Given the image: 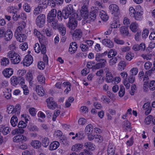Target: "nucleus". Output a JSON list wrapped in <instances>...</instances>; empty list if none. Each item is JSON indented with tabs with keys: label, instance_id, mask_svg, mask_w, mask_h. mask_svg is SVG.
<instances>
[{
	"label": "nucleus",
	"instance_id": "f257e3e1",
	"mask_svg": "<svg viewBox=\"0 0 155 155\" xmlns=\"http://www.w3.org/2000/svg\"><path fill=\"white\" fill-rule=\"evenodd\" d=\"M74 10L72 6L71 5H68L64 8L61 12L60 10H58L57 12V17L59 19L61 20L64 18L67 19L69 15L72 13Z\"/></svg>",
	"mask_w": 155,
	"mask_h": 155
},
{
	"label": "nucleus",
	"instance_id": "f03ea898",
	"mask_svg": "<svg viewBox=\"0 0 155 155\" xmlns=\"http://www.w3.org/2000/svg\"><path fill=\"white\" fill-rule=\"evenodd\" d=\"M7 56L10 59L11 62L13 64H18L21 61V58L19 55L14 51H9Z\"/></svg>",
	"mask_w": 155,
	"mask_h": 155
},
{
	"label": "nucleus",
	"instance_id": "7ed1b4c3",
	"mask_svg": "<svg viewBox=\"0 0 155 155\" xmlns=\"http://www.w3.org/2000/svg\"><path fill=\"white\" fill-rule=\"evenodd\" d=\"M75 12L74 10L69 18V21L67 25V26L71 30H74L77 25V21L75 17Z\"/></svg>",
	"mask_w": 155,
	"mask_h": 155
},
{
	"label": "nucleus",
	"instance_id": "20e7f679",
	"mask_svg": "<svg viewBox=\"0 0 155 155\" xmlns=\"http://www.w3.org/2000/svg\"><path fill=\"white\" fill-rule=\"evenodd\" d=\"M45 16L43 14L38 15L36 19L35 22L36 25L39 27H42L44 26L45 22Z\"/></svg>",
	"mask_w": 155,
	"mask_h": 155
},
{
	"label": "nucleus",
	"instance_id": "39448f33",
	"mask_svg": "<svg viewBox=\"0 0 155 155\" xmlns=\"http://www.w3.org/2000/svg\"><path fill=\"white\" fill-rule=\"evenodd\" d=\"M99 11L100 9L99 8L96 7L94 10L90 12L88 18L90 21L88 23H90L91 22H93L96 19L97 16L99 15Z\"/></svg>",
	"mask_w": 155,
	"mask_h": 155
},
{
	"label": "nucleus",
	"instance_id": "423d86ee",
	"mask_svg": "<svg viewBox=\"0 0 155 155\" xmlns=\"http://www.w3.org/2000/svg\"><path fill=\"white\" fill-rule=\"evenodd\" d=\"M46 102L48 107L50 109L54 110L57 107V104L53 100L52 97H50L46 99Z\"/></svg>",
	"mask_w": 155,
	"mask_h": 155
},
{
	"label": "nucleus",
	"instance_id": "0eeeda50",
	"mask_svg": "<svg viewBox=\"0 0 155 155\" xmlns=\"http://www.w3.org/2000/svg\"><path fill=\"white\" fill-rule=\"evenodd\" d=\"M80 15L81 17L84 19H87L88 17L89 12L87 10V8L81 7V9L80 12L77 13V15L78 16Z\"/></svg>",
	"mask_w": 155,
	"mask_h": 155
},
{
	"label": "nucleus",
	"instance_id": "6e6552de",
	"mask_svg": "<svg viewBox=\"0 0 155 155\" xmlns=\"http://www.w3.org/2000/svg\"><path fill=\"white\" fill-rule=\"evenodd\" d=\"M32 57L30 55H26L23 61L22 62L24 66H28L33 62Z\"/></svg>",
	"mask_w": 155,
	"mask_h": 155
},
{
	"label": "nucleus",
	"instance_id": "1a4fd4ad",
	"mask_svg": "<svg viewBox=\"0 0 155 155\" xmlns=\"http://www.w3.org/2000/svg\"><path fill=\"white\" fill-rule=\"evenodd\" d=\"M23 79V77L21 76L16 77L13 76L11 78V83L14 86H15L20 83L21 80Z\"/></svg>",
	"mask_w": 155,
	"mask_h": 155
},
{
	"label": "nucleus",
	"instance_id": "9d476101",
	"mask_svg": "<svg viewBox=\"0 0 155 155\" xmlns=\"http://www.w3.org/2000/svg\"><path fill=\"white\" fill-rule=\"evenodd\" d=\"M98 63H97L95 65H94V69L101 68L105 67L107 64V61L104 59L98 61Z\"/></svg>",
	"mask_w": 155,
	"mask_h": 155
},
{
	"label": "nucleus",
	"instance_id": "9b49d317",
	"mask_svg": "<svg viewBox=\"0 0 155 155\" xmlns=\"http://www.w3.org/2000/svg\"><path fill=\"white\" fill-rule=\"evenodd\" d=\"M49 25L54 29H56L58 26V21L56 18L47 19Z\"/></svg>",
	"mask_w": 155,
	"mask_h": 155
},
{
	"label": "nucleus",
	"instance_id": "f8f14e48",
	"mask_svg": "<svg viewBox=\"0 0 155 155\" xmlns=\"http://www.w3.org/2000/svg\"><path fill=\"white\" fill-rule=\"evenodd\" d=\"M145 45L144 43H142L139 45L135 44L133 45V49L135 51H138L140 50L144 51L145 49Z\"/></svg>",
	"mask_w": 155,
	"mask_h": 155
},
{
	"label": "nucleus",
	"instance_id": "ddd939ff",
	"mask_svg": "<svg viewBox=\"0 0 155 155\" xmlns=\"http://www.w3.org/2000/svg\"><path fill=\"white\" fill-rule=\"evenodd\" d=\"M78 48V45L75 42H73L70 44L69 48V51L72 54L75 52Z\"/></svg>",
	"mask_w": 155,
	"mask_h": 155
},
{
	"label": "nucleus",
	"instance_id": "4468645a",
	"mask_svg": "<svg viewBox=\"0 0 155 155\" xmlns=\"http://www.w3.org/2000/svg\"><path fill=\"white\" fill-rule=\"evenodd\" d=\"M13 73V69L10 68L5 69L2 72L4 76L6 78H9L12 75Z\"/></svg>",
	"mask_w": 155,
	"mask_h": 155
},
{
	"label": "nucleus",
	"instance_id": "2eb2a0df",
	"mask_svg": "<svg viewBox=\"0 0 155 155\" xmlns=\"http://www.w3.org/2000/svg\"><path fill=\"white\" fill-rule=\"evenodd\" d=\"M26 137L23 135H19L15 136L13 138V140L15 142L19 143L23 141H25Z\"/></svg>",
	"mask_w": 155,
	"mask_h": 155
},
{
	"label": "nucleus",
	"instance_id": "dca6fc26",
	"mask_svg": "<svg viewBox=\"0 0 155 155\" xmlns=\"http://www.w3.org/2000/svg\"><path fill=\"white\" fill-rule=\"evenodd\" d=\"M82 32L80 29H76L72 34L73 39H79L82 37Z\"/></svg>",
	"mask_w": 155,
	"mask_h": 155
},
{
	"label": "nucleus",
	"instance_id": "f3484780",
	"mask_svg": "<svg viewBox=\"0 0 155 155\" xmlns=\"http://www.w3.org/2000/svg\"><path fill=\"white\" fill-rule=\"evenodd\" d=\"M142 108L144 110H147L145 112V114L146 115H148L150 112L152 110V107L150 106V102H147L144 104Z\"/></svg>",
	"mask_w": 155,
	"mask_h": 155
},
{
	"label": "nucleus",
	"instance_id": "a211bd4d",
	"mask_svg": "<svg viewBox=\"0 0 155 155\" xmlns=\"http://www.w3.org/2000/svg\"><path fill=\"white\" fill-rule=\"evenodd\" d=\"M115 148L112 145V143H110L108 146L107 152L108 155H118L116 154H115Z\"/></svg>",
	"mask_w": 155,
	"mask_h": 155
},
{
	"label": "nucleus",
	"instance_id": "6ab92c4d",
	"mask_svg": "<svg viewBox=\"0 0 155 155\" xmlns=\"http://www.w3.org/2000/svg\"><path fill=\"white\" fill-rule=\"evenodd\" d=\"M102 43L104 45L109 48H112L114 46V43L108 39H104L102 40Z\"/></svg>",
	"mask_w": 155,
	"mask_h": 155
},
{
	"label": "nucleus",
	"instance_id": "aec40b11",
	"mask_svg": "<svg viewBox=\"0 0 155 155\" xmlns=\"http://www.w3.org/2000/svg\"><path fill=\"white\" fill-rule=\"evenodd\" d=\"M12 36L13 34L12 31L10 30H8L4 34L3 37L5 41H8L11 40Z\"/></svg>",
	"mask_w": 155,
	"mask_h": 155
},
{
	"label": "nucleus",
	"instance_id": "412c9836",
	"mask_svg": "<svg viewBox=\"0 0 155 155\" xmlns=\"http://www.w3.org/2000/svg\"><path fill=\"white\" fill-rule=\"evenodd\" d=\"M36 91L37 94L40 96H42L45 94V91L41 85L36 86Z\"/></svg>",
	"mask_w": 155,
	"mask_h": 155
},
{
	"label": "nucleus",
	"instance_id": "4be33fe9",
	"mask_svg": "<svg viewBox=\"0 0 155 155\" xmlns=\"http://www.w3.org/2000/svg\"><path fill=\"white\" fill-rule=\"evenodd\" d=\"M59 143L57 141H54L52 142L49 146V149L50 150H56L59 147Z\"/></svg>",
	"mask_w": 155,
	"mask_h": 155
},
{
	"label": "nucleus",
	"instance_id": "5701e85b",
	"mask_svg": "<svg viewBox=\"0 0 155 155\" xmlns=\"http://www.w3.org/2000/svg\"><path fill=\"white\" fill-rule=\"evenodd\" d=\"M57 14L56 10L55 9H52L48 14L47 19L56 18Z\"/></svg>",
	"mask_w": 155,
	"mask_h": 155
},
{
	"label": "nucleus",
	"instance_id": "b1692460",
	"mask_svg": "<svg viewBox=\"0 0 155 155\" xmlns=\"http://www.w3.org/2000/svg\"><path fill=\"white\" fill-rule=\"evenodd\" d=\"M60 33L62 35L64 36L66 33V28L62 24H59L57 28Z\"/></svg>",
	"mask_w": 155,
	"mask_h": 155
},
{
	"label": "nucleus",
	"instance_id": "393cba45",
	"mask_svg": "<svg viewBox=\"0 0 155 155\" xmlns=\"http://www.w3.org/2000/svg\"><path fill=\"white\" fill-rule=\"evenodd\" d=\"M109 10L113 13H117L119 12L118 7L115 4H112L110 5L109 7Z\"/></svg>",
	"mask_w": 155,
	"mask_h": 155
},
{
	"label": "nucleus",
	"instance_id": "a878e982",
	"mask_svg": "<svg viewBox=\"0 0 155 155\" xmlns=\"http://www.w3.org/2000/svg\"><path fill=\"white\" fill-rule=\"evenodd\" d=\"M46 0H40L38 2V6L40 8V10H42L48 7L46 2Z\"/></svg>",
	"mask_w": 155,
	"mask_h": 155
},
{
	"label": "nucleus",
	"instance_id": "bb28decb",
	"mask_svg": "<svg viewBox=\"0 0 155 155\" xmlns=\"http://www.w3.org/2000/svg\"><path fill=\"white\" fill-rule=\"evenodd\" d=\"M83 148V145L81 143H77L73 146L71 148V150L74 151H80Z\"/></svg>",
	"mask_w": 155,
	"mask_h": 155
},
{
	"label": "nucleus",
	"instance_id": "cd10ccee",
	"mask_svg": "<svg viewBox=\"0 0 155 155\" xmlns=\"http://www.w3.org/2000/svg\"><path fill=\"white\" fill-rule=\"evenodd\" d=\"M143 12L142 11H137L133 17L136 20L141 21L143 18Z\"/></svg>",
	"mask_w": 155,
	"mask_h": 155
},
{
	"label": "nucleus",
	"instance_id": "c85d7f7f",
	"mask_svg": "<svg viewBox=\"0 0 155 155\" xmlns=\"http://www.w3.org/2000/svg\"><path fill=\"white\" fill-rule=\"evenodd\" d=\"M84 146L85 148L88 149V151H89L94 150L95 148L94 144L90 142H87L85 143Z\"/></svg>",
	"mask_w": 155,
	"mask_h": 155
},
{
	"label": "nucleus",
	"instance_id": "c756f323",
	"mask_svg": "<svg viewBox=\"0 0 155 155\" xmlns=\"http://www.w3.org/2000/svg\"><path fill=\"white\" fill-rule=\"evenodd\" d=\"M120 31L123 35L128 36L129 31L128 27L126 26H122L120 28Z\"/></svg>",
	"mask_w": 155,
	"mask_h": 155
},
{
	"label": "nucleus",
	"instance_id": "7c9ffc66",
	"mask_svg": "<svg viewBox=\"0 0 155 155\" xmlns=\"http://www.w3.org/2000/svg\"><path fill=\"white\" fill-rule=\"evenodd\" d=\"M149 78L148 76L147 75H144V72L143 71H142L140 72L138 74V79L140 81H145L148 78Z\"/></svg>",
	"mask_w": 155,
	"mask_h": 155
},
{
	"label": "nucleus",
	"instance_id": "2f4dec72",
	"mask_svg": "<svg viewBox=\"0 0 155 155\" xmlns=\"http://www.w3.org/2000/svg\"><path fill=\"white\" fill-rule=\"evenodd\" d=\"M31 144L33 148L36 149H39L41 146V143L39 141L37 140L32 141L31 143Z\"/></svg>",
	"mask_w": 155,
	"mask_h": 155
},
{
	"label": "nucleus",
	"instance_id": "473e14b6",
	"mask_svg": "<svg viewBox=\"0 0 155 155\" xmlns=\"http://www.w3.org/2000/svg\"><path fill=\"white\" fill-rule=\"evenodd\" d=\"M99 15L102 20L103 21H107L108 16L106 14V13L105 12L103 11H102V12H101L100 9Z\"/></svg>",
	"mask_w": 155,
	"mask_h": 155
},
{
	"label": "nucleus",
	"instance_id": "72a5a7b5",
	"mask_svg": "<svg viewBox=\"0 0 155 155\" xmlns=\"http://www.w3.org/2000/svg\"><path fill=\"white\" fill-rule=\"evenodd\" d=\"M138 24L135 22H133L130 25V28L133 32H136L138 30Z\"/></svg>",
	"mask_w": 155,
	"mask_h": 155
},
{
	"label": "nucleus",
	"instance_id": "f704fd0d",
	"mask_svg": "<svg viewBox=\"0 0 155 155\" xmlns=\"http://www.w3.org/2000/svg\"><path fill=\"white\" fill-rule=\"evenodd\" d=\"M113 77L110 72H107L106 74L105 81L107 82H110L113 81Z\"/></svg>",
	"mask_w": 155,
	"mask_h": 155
},
{
	"label": "nucleus",
	"instance_id": "c9c22d12",
	"mask_svg": "<svg viewBox=\"0 0 155 155\" xmlns=\"http://www.w3.org/2000/svg\"><path fill=\"white\" fill-rule=\"evenodd\" d=\"M93 127L92 125L89 124L87 125L84 130L85 132L87 134L93 133Z\"/></svg>",
	"mask_w": 155,
	"mask_h": 155
},
{
	"label": "nucleus",
	"instance_id": "e433bc0d",
	"mask_svg": "<svg viewBox=\"0 0 155 155\" xmlns=\"http://www.w3.org/2000/svg\"><path fill=\"white\" fill-rule=\"evenodd\" d=\"M18 119L16 116L15 115H13L11 117L10 120V123L12 125L15 127L17 125L18 123Z\"/></svg>",
	"mask_w": 155,
	"mask_h": 155
},
{
	"label": "nucleus",
	"instance_id": "4c0bfd02",
	"mask_svg": "<svg viewBox=\"0 0 155 155\" xmlns=\"http://www.w3.org/2000/svg\"><path fill=\"white\" fill-rule=\"evenodd\" d=\"M21 106L19 104H16L15 107H14V114L16 115H18L20 112Z\"/></svg>",
	"mask_w": 155,
	"mask_h": 155
},
{
	"label": "nucleus",
	"instance_id": "58836bf2",
	"mask_svg": "<svg viewBox=\"0 0 155 155\" xmlns=\"http://www.w3.org/2000/svg\"><path fill=\"white\" fill-rule=\"evenodd\" d=\"M12 18L14 21H16L18 20L19 18H20L21 15L19 12L17 11L13 12L12 14Z\"/></svg>",
	"mask_w": 155,
	"mask_h": 155
},
{
	"label": "nucleus",
	"instance_id": "ea45409f",
	"mask_svg": "<svg viewBox=\"0 0 155 155\" xmlns=\"http://www.w3.org/2000/svg\"><path fill=\"white\" fill-rule=\"evenodd\" d=\"M22 128H18L13 130L12 132V134L15 135L16 134H23L25 130Z\"/></svg>",
	"mask_w": 155,
	"mask_h": 155
},
{
	"label": "nucleus",
	"instance_id": "a19ab883",
	"mask_svg": "<svg viewBox=\"0 0 155 155\" xmlns=\"http://www.w3.org/2000/svg\"><path fill=\"white\" fill-rule=\"evenodd\" d=\"M49 139L47 137L42 138V146L47 147L49 143Z\"/></svg>",
	"mask_w": 155,
	"mask_h": 155
},
{
	"label": "nucleus",
	"instance_id": "79ce46f5",
	"mask_svg": "<svg viewBox=\"0 0 155 155\" xmlns=\"http://www.w3.org/2000/svg\"><path fill=\"white\" fill-rule=\"evenodd\" d=\"M126 66L125 61H121L118 65V69L121 71L124 70Z\"/></svg>",
	"mask_w": 155,
	"mask_h": 155
},
{
	"label": "nucleus",
	"instance_id": "37998d69",
	"mask_svg": "<svg viewBox=\"0 0 155 155\" xmlns=\"http://www.w3.org/2000/svg\"><path fill=\"white\" fill-rule=\"evenodd\" d=\"M1 63L2 66H6L9 63V60L7 58H3L1 60Z\"/></svg>",
	"mask_w": 155,
	"mask_h": 155
},
{
	"label": "nucleus",
	"instance_id": "c03bdc74",
	"mask_svg": "<svg viewBox=\"0 0 155 155\" xmlns=\"http://www.w3.org/2000/svg\"><path fill=\"white\" fill-rule=\"evenodd\" d=\"M10 130V129L7 127H3V128L1 127V133L4 135H6L9 133Z\"/></svg>",
	"mask_w": 155,
	"mask_h": 155
},
{
	"label": "nucleus",
	"instance_id": "a18cd8bd",
	"mask_svg": "<svg viewBox=\"0 0 155 155\" xmlns=\"http://www.w3.org/2000/svg\"><path fill=\"white\" fill-rule=\"evenodd\" d=\"M117 52L113 49H111L108 52V54L107 57L108 58H110L111 57H114L117 55Z\"/></svg>",
	"mask_w": 155,
	"mask_h": 155
},
{
	"label": "nucleus",
	"instance_id": "49530a36",
	"mask_svg": "<svg viewBox=\"0 0 155 155\" xmlns=\"http://www.w3.org/2000/svg\"><path fill=\"white\" fill-rule=\"evenodd\" d=\"M95 140L98 143H101L103 140V137L99 135H94Z\"/></svg>",
	"mask_w": 155,
	"mask_h": 155
},
{
	"label": "nucleus",
	"instance_id": "de8ad7c7",
	"mask_svg": "<svg viewBox=\"0 0 155 155\" xmlns=\"http://www.w3.org/2000/svg\"><path fill=\"white\" fill-rule=\"evenodd\" d=\"M37 78L38 81L40 84H45V78L43 75L41 74L38 75L37 77Z\"/></svg>",
	"mask_w": 155,
	"mask_h": 155
},
{
	"label": "nucleus",
	"instance_id": "09e8293b",
	"mask_svg": "<svg viewBox=\"0 0 155 155\" xmlns=\"http://www.w3.org/2000/svg\"><path fill=\"white\" fill-rule=\"evenodd\" d=\"M125 93V90L124 87L123 86H120V89L119 92V96L120 97H122Z\"/></svg>",
	"mask_w": 155,
	"mask_h": 155
},
{
	"label": "nucleus",
	"instance_id": "8fccbe9b",
	"mask_svg": "<svg viewBox=\"0 0 155 155\" xmlns=\"http://www.w3.org/2000/svg\"><path fill=\"white\" fill-rule=\"evenodd\" d=\"M118 58L117 57H113L109 60V64L111 66H113L116 64L117 62Z\"/></svg>",
	"mask_w": 155,
	"mask_h": 155
},
{
	"label": "nucleus",
	"instance_id": "3c124183",
	"mask_svg": "<svg viewBox=\"0 0 155 155\" xmlns=\"http://www.w3.org/2000/svg\"><path fill=\"white\" fill-rule=\"evenodd\" d=\"M19 25V26L17 28L18 31H21V30L25 28L26 26V23L24 21H22L20 22Z\"/></svg>",
	"mask_w": 155,
	"mask_h": 155
},
{
	"label": "nucleus",
	"instance_id": "603ef678",
	"mask_svg": "<svg viewBox=\"0 0 155 155\" xmlns=\"http://www.w3.org/2000/svg\"><path fill=\"white\" fill-rule=\"evenodd\" d=\"M38 39L41 45L44 44L45 45V44H46L47 42V39L45 36L42 35Z\"/></svg>",
	"mask_w": 155,
	"mask_h": 155
},
{
	"label": "nucleus",
	"instance_id": "864d4df0",
	"mask_svg": "<svg viewBox=\"0 0 155 155\" xmlns=\"http://www.w3.org/2000/svg\"><path fill=\"white\" fill-rule=\"evenodd\" d=\"M27 145L25 143L21 142L18 145V148L21 150H25L27 149Z\"/></svg>",
	"mask_w": 155,
	"mask_h": 155
},
{
	"label": "nucleus",
	"instance_id": "5fc2aeb1",
	"mask_svg": "<svg viewBox=\"0 0 155 155\" xmlns=\"http://www.w3.org/2000/svg\"><path fill=\"white\" fill-rule=\"evenodd\" d=\"M80 47L81 49V51L83 52L87 51L89 49L87 45H86V44H85L84 43L81 44Z\"/></svg>",
	"mask_w": 155,
	"mask_h": 155
},
{
	"label": "nucleus",
	"instance_id": "6e6d98bb",
	"mask_svg": "<svg viewBox=\"0 0 155 155\" xmlns=\"http://www.w3.org/2000/svg\"><path fill=\"white\" fill-rule=\"evenodd\" d=\"M136 12L134 8L132 7L130 8L129 14L130 16L133 17Z\"/></svg>",
	"mask_w": 155,
	"mask_h": 155
},
{
	"label": "nucleus",
	"instance_id": "4d7b16f0",
	"mask_svg": "<svg viewBox=\"0 0 155 155\" xmlns=\"http://www.w3.org/2000/svg\"><path fill=\"white\" fill-rule=\"evenodd\" d=\"M149 88L150 90L152 91L155 90V81L152 80L150 82Z\"/></svg>",
	"mask_w": 155,
	"mask_h": 155
},
{
	"label": "nucleus",
	"instance_id": "13d9d810",
	"mask_svg": "<svg viewBox=\"0 0 155 155\" xmlns=\"http://www.w3.org/2000/svg\"><path fill=\"white\" fill-rule=\"evenodd\" d=\"M134 57V54L132 53L131 52H129L127 53V54L126 56V59L127 60H131Z\"/></svg>",
	"mask_w": 155,
	"mask_h": 155
},
{
	"label": "nucleus",
	"instance_id": "bf43d9fd",
	"mask_svg": "<svg viewBox=\"0 0 155 155\" xmlns=\"http://www.w3.org/2000/svg\"><path fill=\"white\" fill-rule=\"evenodd\" d=\"M23 7L24 10L27 12H29L30 11L31 8L29 5L27 3H25L23 5Z\"/></svg>",
	"mask_w": 155,
	"mask_h": 155
},
{
	"label": "nucleus",
	"instance_id": "052dcab7",
	"mask_svg": "<svg viewBox=\"0 0 155 155\" xmlns=\"http://www.w3.org/2000/svg\"><path fill=\"white\" fill-rule=\"evenodd\" d=\"M15 36L17 40L19 42H22L25 41V38H22L21 37H20L18 32H16L15 33Z\"/></svg>",
	"mask_w": 155,
	"mask_h": 155
},
{
	"label": "nucleus",
	"instance_id": "680f3d73",
	"mask_svg": "<svg viewBox=\"0 0 155 155\" xmlns=\"http://www.w3.org/2000/svg\"><path fill=\"white\" fill-rule=\"evenodd\" d=\"M152 116L150 115L148 116L145 118L144 122L147 124L149 125L151 121H152Z\"/></svg>",
	"mask_w": 155,
	"mask_h": 155
},
{
	"label": "nucleus",
	"instance_id": "e2e57ef3",
	"mask_svg": "<svg viewBox=\"0 0 155 155\" xmlns=\"http://www.w3.org/2000/svg\"><path fill=\"white\" fill-rule=\"evenodd\" d=\"M41 47L39 44L38 43H36L35 44L34 48L35 51L37 53L40 52L41 50Z\"/></svg>",
	"mask_w": 155,
	"mask_h": 155
},
{
	"label": "nucleus",
	"instance_id": "0e129e2a",
	"mask_svg": "<svg viewBox=\"0 0 155 155\" xmlns=\"http://www.w3.org/2000/svg\"><path fill=\"white\" fill-rule=\"evenodd\" d=\"M32 79L33 76L32 74L30 73H28L26 75V79L30 83L32 81Z\"/></svg>",
	"mask_w": 155,
	"mask_h": 155
},
{
	"label": "nucleus",
	"instance_id": "69168bd1",
	"mask_svg": "<svg viewBox=\"0 0 155 155\" xmlns=\"http://www.w3.org/2000/svg\"><path fill=\"white\" fill-rule=\"evenodd\" d=\"M46 2L47 5H48L51 6V7L53 8L55 6V4L53 0H46Z\"/></svg>",
	"mask_w": 155,
	"mask_h": 155
},
{
	"label": "nucleus",
	"instance_id": "338daca9",
	"mask_svg": "<svg viewBox=\"0 0 155 155\" xmlns=\"http://www.w3.org/2000/svg\"><path fill=\"white\" fill-rule=\"evenodd\" d=\"M28 128L29 130L31 131H38V128L35 125H30L28 127Z\"/></svg>",
	"mask_w": 155,
	"mask_h": 155
},
{
	"label": "nucleus",
	"instance_id": "774afa93",
	"mask_svg": "<svg viewBox=\"0 0 155 155\" xmlns=\"http://www.w3.org/2000/svg\"><path fill=\"white\" fill-rule=\"evenodd\" d=\"M14 106L10 105L7 108V112L8 114H13Z\"/></svg>",
	"mask_w": 155,
	"mask_h": 155
}]
</instances>
